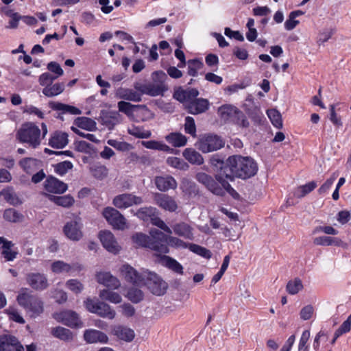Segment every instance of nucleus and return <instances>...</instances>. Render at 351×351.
<instances>
[{
	"label": "nucleus",
	"mask_w": 351,
	"mask_h": 351,
	"mask_svg": "<svg viewBox=\"0 0 351 351\" xmlns=\"http://www.w3.org/2000/svg\"><path fill=\"white\" fill-rule=\"evenodd\" d=\"M351 330V315L344 321L340 327L336 330V336L340 337L343 334L350 332Z\"/></svg>",
	"instance_id": "obj_64"
},
{
	"label": "nucleus",
	"mask_w": 351,
	"mask_h": 351,
	"mask_svg": "<svg viewBox=\"0 0 351 351\" xmlns=\"http://www.w3.org/2000/svg\"><path fill=\"white\" fill-rule=\"evenodd\" d=\"M141 197L133 193H123L115 196L112 200L113 205L119 209H125L143 203Z\"/></svg>",
	"instance_id": "obj_11"
},
{
	"label": "nucleus",
	"mask_w": 351,
	"mask_h": 351,
	"mask_svg": "<svg viewBox=\"0 0 351 351\" xmlns=\"http://www.w3.org/2000/svg\"><path fill=\"white\" fill-rule=\"evenodd\" d=\"M165 140L175 147L184 146L187 143V138L181 133L171 132L165 137Z\"/></svg>",
	"instance_id": "obj_34"
},
{
	"label": "nucleus",
	"mask_w": 351,
	"mask_h": 351,
	"mask_svg": "<svg viewBox=\"0 0 351 351\" xmlns=\"http://www.w3.org/2000/svg\"><path fill=\"white\" fill-rule=\"evenodd\" d=\"M162 264L170 269L171 270L178 274H182L183 273L182 266L175 259L165 256L162 258Z\"/></svg>",
	"instance_id": "obj_45"
},
{
	"label": "nucleus",
	"mask_w": 351,
	"mask_h": 351,
	"mask_svg": "<svg viewBox=\"0 0 351 351\" xmlns=\"http://www.w3.org/2000/svg\"><path fill=\"white\" fill-rule=\"evenodd\" d=\"M108 144L117 150L121 152H128L131 150L133 147L132 145L124 141H118L117 140L110 139L108 141Z\"/></svg>",
	"instance_id": "obj_55"
},
{
	"label": "nucleus",
	"mask_w": 351,
	"mask_h": 351,
	"mask_svg": "<svg viewBox=\"0 0 351 351\" xmlns=\"http://www.w3.org/2000/svg\"><path fill=\"white\" fill-rule=\"evenodd\" d=\"M53 317L58 322L70 328H82L83 322L78 314L71 310H66L54 314Z\"/></svg>",
	"instance_id": "obj_8"
},
{
	"label": "nucleus",
	"mask_w": 351,
	"mask_h": 351,
	"mask_svg": "<svg viewBox=\"0 0 351 351\" xmlns=\"http://www.w3.org/2000/svg\"><path fill=\"white\" fill-rule=\"evenodd\" d=\"M167 243L171 247L179 248H189V243L175 237H168Z\"/></svg>",
	"instance_id": "obj_63"
},
{
	"label": "nucleus",
	"mask_w": 351,
	"mask_h": 351,
	"mask_svg": "<svg viewBox=\"0 0 351 351\" xmlns=\"http://www.w3.org/2000/svg\"><path fill=\"white\" fill-rule=\"evenodd\" d=\"M180 188L184 195L189 197L195 195L198 193L195 183L186 178L181 180Z\"/></svg>",
	"instance_id": "obj_36"
},
{
	"label": "nucleus",
	"mask_w": 351,
	"mask_h": 351,
	"mask_svg": "<svg viewBox=\"0 0 351 351\" xmlns=\"http://www.w3.org/2000/svg\"><path fill=\"white\" fill-rule=\"evenodd\" d=\"M313 243L315 245H322V246H343L344 243L339 238L337 237H331L328 236H321L315 237L313 239Z\"/></svg>",
	"instance_id": "obj_32"
},
{
	"label": "nucleus",
	"mask_w": 351,
	"mask_h": 351,
	"mask_svg": "<svg viewBox=\"0 0 351 351\" xmlns=\"http://www.w3.org/2000/svg\"><path fill=\"white\" fill-rule=\"evenodd\" d=\"M55 171L60 175L63 176L67 173V171L73 168V164L69 161H64L58 163L55 165Z\"/></svg>",
	"instance_id": "obj_58"
},
{
	"label": "nucleus",
	"mask_w": 351,
	"mask_h": 351,
	"mask_svg": "<svg viewBox=\"0 0 351 351\" xmlns=\"http://www.w3.org/2000/svg\"><path fill=\"white\" fill-rule=\"evenodd\" d=\"M224 145L223 140L217 135H206L199 139L196 147L203 153H208L221 149Z\"/></svg>",
	"instance_id": "obj_6"
},
{
	"label": "nucleus",
	"mask_w": 351,
	"mask_h": 351,
	"mask_svg": "<svg viewBox=\"0 0 351 351\" xmlns=\"http://www.w3.org/2000/svg\"><path fill=\"white\" fill-rule=\"evenodd\" d=\"M51 334L56 338L64 341H71L73 339V333L67 328L57 326L51 329Z\"/></svg>",
	"instance_id": "obj_33"
},
{
	"label": "nucleus",
	"mask_w": 351,
	"mask_h": 351,
	"mask_svg": "<svg viewBox=\"0 0 351 351\" xmlns=\"http://www.w3.org/2000/svg\"><path fill=\"white\" fill-rule=\"evenodd\" d=\"M317 187V183L315 181L310 182L304 185L298 187L294 192V195L301 198L308 194Z\"/></svg>",
	"instance_id": "obj_43"
},
{
	"label": "nucleus",
	"mask_w": 351,
	"mask_h": 351,
	"mask_svg": "<svg viewBox=\"0 0 351 351\" xmlns=\"http://www.w3.org/2000/svg\"><path fill=\"white\" fill-rule=\"evenodd\" d=\"M156 208L154 207H143L137 211L136 215L143 221H147L149 218L152 219V217L154 216Z\"/></svg>",
	"instance_id": "obj_53"
},
{
	"label": "nucleus",
	"mask_w": 351,
	"mask_h": 351,
	"mask_svg": "<svg viewBox=\"0 0 351 351\" xmlns=\"http://www.w3.org/2000/svg\"><path fill=\"white\" fill-rule=\"evenodd\" d=\"M22 217L21 214L12 208L6 209L3 213V218L10 222L20 221Z\"/></svg>",
	"instance_id": "obj_56"
},
{
	"label": "nucleus",
	"mask_w": 351,
	"mask_h": 351,
	"mask_svg": "<svg viewBox=\"0 0 351 351\" xmlns=\"http://www.w3.org/2000/svg\"><path fill=\"white\" fill-rule=\"evenodd\" d=\"M83 224L80 217H75L73 219L66 223L64 226V233L66 237L71 241H80L83 237Z\"/></svg>",
	"instance_id": "obj_9"
},
{
	"label": "nucleus",
	"mask_w": 351,
	"mask_h": 351,
	"mask_svg": "<svg viewBox=\"0 0 351 351\" xmlns=\"http://www.w3.org/2000/svg\"><path fill=\"white\" fill-rule=\"evenodd\" d=\"M117 107L119 112H123L128 116L131 115L135 109H140L141 114L145 117L143 121H146L154 117L152 112L145 106L133 105L129 102L121 101L118 102Z\"/></svg>",
	"instance_id": "obj_16"
},
{
	"label": "nucleus",
	"mask_w": 351,
	"mask_h": 351,
	"mask_svg": "<svg viewBox=\"0 0 351 351\" xmlns=\"http://www.w3.org/2000/svg\"><path fill=\"white\" fill-rule=\"evenodd\" d=\"M338 177L337 173H333L330 178H328L318 189V192L319 194H324L326 193L328 189L331 187L335 180Z\"/></svg>",
	"instance_id": "obj_61"
},
{
	"label": "nucleus",
	"mask_w": 351,
	"mask_h": 351,
	"mask_svg": "<svg viewBox=\"0 0 351 351\" xmlns=\"http://www.w3.org/2000/svg\"><path fill=\"white\" fill-rule=\"evenodd\" d=\"M189 249L193 253L206 258H210L212 256L210 250L197 244L189 243Z\"/></svg>",
	"instance_id": "obj_52"
},
{
	"label": "nucleus",
	"mask_w": 351,
	"mask_h": 351,
	"mask_svg": "<svg viewBox=\"0 0 351 351\" xmlns=\"http://www.w3.org/2000/svg\"><path fill=\"white\" fill-rule=\"evenodd\" d=\"M69 143L68 134L62 132H56L51 136L49 145L56 149L64 147Z\"/></svg>",
	"instance_id": "obj_29"
},
{
	"label": "nucleus",
	"mask_w": 351,
	"mask_h": 351,
	"mask_svg": "<svg viewBox=\"0 0 351 351\" xmlns=\"http://www.w3.org/2000/svg\"><path fill=\"white\" fill-rule=\"evenodd\" d=\"M143 278L144 280L142 285H145L152 293L160 296L166 293L168 288L167 283L158 274L144 270Z\"/></svg>",
	"instance_id": "obj_4"
},
{
	"label": "nucleus",
	"mask_w": 351,
	"mask_h": 351,
	"mask_svg": "<svg viewBox=\"0 0 351 351\" xmlns=\"http://www.w3.org/2000/svg\"><path fill=\"white\" fill-rule=\"evenodd\" d=\"M267 114L274 127L278 129L282 128V116L279 111L276 109H269L267 110Z\"/></svg>",
	"instance_id": "obj_47"
},
{
	"label": "nucleus",
	"mask_w": 351,
	"mask_h": 351,
	"mask_svg": "<svg viewBox=\"0 0 351 351\" xmlns=\"http://www.w3.org/2000/svg\"><path fill=\"white\" fill-rule=\"evenodd\" d=\"M195 179L201 184L204 185L210 191L213 193L222 196L225 194L226 190L223 186H220L213 179V178L204 173L199 172L195 176Z\"/></svg>",
	"instance_id": "obj_14"
},
{
	"label": "nucleus",
	"mask_w": 351,
	"mask_h": 351,
	"mask_svg": "<svg viewBox=\"0 0 351 351\" xmlns=\"http://www.w3.org/2000/svg\"><path fill=\"white\" fill-rule=\"evenodd\" d=\"M0 351H25L16 337L11 335L0 336Z\"/></svg>",
	"instance_id": "obj_18"
},
{
	"label": "nucleus",
	"mask_w": 351,
	"mask_h": 351,
	"mask_svg": "<svg viewBox=\"0 0 351 351\" xmlns=\"http://www.w3.org/2000/svg\"><path fill=\"white\" fill-rule=\"evenodd\" d=\"M183 157L191 164L200 165L204 163L202 156L193 148H186L182 152Z\"/></svg>",
	"instance_id": "obj_31"
},
{
	"label": "nucleus",
	"mask_w": 351,
	"mask_h": 351,
	"mask_svg": "<svg viewBox=\"0 0 351 351\" xmlns=\"http://www.w3.org/2000/svg\"><path fill=\"white\" fill-rule=\"evenodd\" d=\"M38 163V160L34 158H24L20 162L21 167L27 173H31L32 167H35Z\"/></svg>",
	"instance_id": "obj_62"
},
{
	"label": "nucleus",
	"mask_w": 351,
	"mask_h": 351,
	"mask_svg": "<svg viewBox=\"0 0 351 351\" xmlns=\"http://www.w3.org/2000/svg\"><path fill=\"white\" fill-rule=\"evenodd\" d=\"M303 288L302 280L295 278L289 280L287 285L286 289L289 294L295 295L301 291Z\"/></svg>",
	"instance_id": "obj_49"
},
{
	"label": "nucleus",
	"mask_w": 351,
	"mask_h": 351,
	"mask_svg": "<svg viewBox=\"0 0 351 351\" xmlns=\"http://www.w3.org/2000/svg\"><path fill=\"white\" fill-rule=\"evenodd\" d=\"M149 233L152 242H156L159 245H165V243H167L168 237L160 230L154 228L150 230Z\"/></svg>",
	"instance_id": "obj_50"
},
{
	"label": "nucleus",
	"mask_w": 351,
	"mask_h": 351,
	"mask_svg": "<svg viewBox=\"0 0 351 351\" xmlns=\"http://www.w3.org/2000/svg\"><path fill=\"white\" fill-rule=\"evenodd\" d=\"M86 309L93 313H95L101 317L113 319L116 316V312L112 307L100 301H95L92 299L88 298L85 302Z\"/></svg>",
	"instance_id": "obj_5"
},
{
	"label": "nucleus",
	"mask_w": 351,
	"mask_h": 351,
	"mask_svg": "<svg viewBox=\"0 0 351 351\" xmlns=\"http://www.w3.org/2000/svg\"><path fill=\"white\" fill-rule=\"evenodd\" d=\"M233 121L237 125L244 128H247L250 125V123L247 120L245 114L239 110L237 112Z\"/></svg>",
	"instance_id": "obj_59"
},
{
	"label": "nucleus",
	"mask_w": 351,
	"mask_h": 351,
	"mask_svg": "<svg viewBox=\"0 0 351 351\" xmlns=\"http://www.w3.org/2000/svg\"><path fill=\"white\" fill-rule=\"evenodd\" d=\"M125 297L133 303H138L143 300L144 293L138 288L131 287L128 289Z\"/></svg>",
	"instance_id": "obj_46"
},
{
	"label": "nucleus",
	"mask_w": 351,
	"mask_h": 351,
	"mask_svg": "<svg viewBox=\"0 0 351 351\" xmlns=\"http://www.w3.org/2000/svg\"><path fill=\"white\" fill-rule=\"evenodd\" d=\"M209 101L206 99L198 98L185 104V108L192 114H198L206 112L209 108Z\"/></svg>",
	"instance_id": "obj_24"
},
{
	"label": "nucleus",
	"mask_w": 351,
	"mask_h": 351,
	"mask_svg": "<svg viewBox=\"0 0 351 351\" xmlns=\"http://www.w3.org/2000/svg\"><path fill=\"white\" fill-rule=\"evenodd\" d=\"M26 283L34 290L43 291L49 287L47 276L39 272H30L25 276Z\"/></svg>",
	"instance_id": "obj_10"
},
{
	"label": "nucleus",
	"mask_w": 351,
	"mask_h": 351,
	"mask_svg": "<svg viewBox=\"0 0 351 351\" xmlns=\"http://www.w3.org/2000/svg\"><path fill=\"white\" fill-rule=\"evenodd\" d=\"M100 241L105 249L112 254H117L121 249L113 234L108 231L104 230L99 232Z\"/></svg>",
	"instance_id": "obj_19"
},
{
	"label": "nucleus",
	"mask_w": 351,
	"mask_h": 351,
	"mask_svg": "<svg viewBox=\"0 0 351 351\" xmlns=\"http://www.w3.org/2000/svg\"><path fill=\"white\" fill-rule=\"evenodd\" d=\"M102 215L114 228L124 230L127 228L125 218L117 209L112 207H106L103 210Z\"/></svg>",
	"instance_id": "obj_7"
},
{
	"label": "nucleus",
	"mask_w": 351,
	"mask_h": 351,
	"mask_svg": "<svg viewBox=\"0 0 351 351\" xmlns=\"http://www.w3.org/2000/svg\"><path fill=\"white\" fill-rule=\"evenodd\" d=\"M121 121V116L117 112H110L105 117V122L108 123L109 125L113 127Z\"/></svg>",
	"instance_id": "obj_60"
},
{
	"label": "nucleus",
	"mask_w": 351,
	"mask_h": 351,
	"mask_svg": "<svg viewBox=\"0 0 351 351\" xmlns=\"http://www.w3.org/2000/svg\"><path fill=\"white\" fill-rule=\"evenodd\" d=\"M64 83L51 84L43 88V93L48 97H51L60 95L64 91Z\"/></svg>",
	"instance_id": "obj_40"
},
{
	"label": "nucleus",
	"mask_w": 351,
	"mask_h": 351,
	"mask_svg": "<svg viewBox=\"0 0 351 351\" xmlns=\"http://www.w3.org/2000/svg\"><path fill=\"white\" fill-rule=\"evenodd\" d=\"M18 303L23 306L32 316H37L43 312V302L38 297L32 295L27 288L19 290L17 296Z\"/></svg>",
	"instance_id": "obj_3"
},
{
	"label": "nucleus",
	"mask_w": 351,
	"mask_h": 351,
	"mask_svg": "<svg viewBox=\"0 0 351 351\" xmlns=\"http://www.w3.org/2000/svg\"><path fill=\"white\" fill-rule=\"evenodd\" d=\"M155 204L161 209L173 213L178 208V204L174 197L164 193H156L154 196Z\"/></svg>",
	"instance_id": "obj_13"
},
{
	"label": "nucleus",
	"mask_w": 351,
	"mask_h": 351,
	"mask_svg": "<svg viewBox=\"0 0 351 351\" xmlns=\"http://www.w3.org/2000/svg\"><path fill=\"white\" fill-rule=\"evenodd\" d=\"M121 276L128 282L134 285H142L144 278L143 271L139 273L134 267L128 264L123 265L120 269Z\"/></svg>",
	"instance_id": "obj_12"
},
{
	"label": "nucleus",
	"mask_w": 351,
	"mask_h": 351,
	"mask_svg": "<svg viewBox=\"0 0 351 351\" xmlns=\"http://www.w3.org/2000/svg\"><path fill=\"white\" fill-rule=\"evenodd\" d=\"M237 111V108L231 105H223L219 108L218 114L222 119L227 120L231 117L234 119Z\"/></svg>",
	"instance_id": "obj_44"
},
{
	"label": "nucleus",
	"mask_w": 351,
	"mask_h": 351,
	"mask_svg": "<svg viewBox=\"0 0 351 351\" xmlns=\"http://www.w3.org/2000/svg\"><path fill=\"white\" fill-rule=\"evenodd\" d=\"M0 245H1V254L7 261H12L16 258L17 252L12 250L14 243L12 241H8L4 237H0Z\"/></svg>",
	"instance_id": "obj_28"
},
{
	"label": "nucleus",
	"mask_w": 351,
	"mask_h": 351,
	"mask_svg": "<svg viewBox=\"0 0 351 351\" xmlns=\"http://www.w3.org/2000/svg\"><path fill=\"white\" fill-rule=\"evenodd\" d=\"M114 94L117 99L134 102H139L141 101V94L130 88L119 87L115 90Z\"/></svg>",
	"instance_id": "obj_25"
},
{
	"label": "nucleus",
	"mask_w": 351,
	"mask_h": 351,
	"mask_svg": "<svg viewBox=\"0 0 351 351\" xmlns=\"http://www.w3.org/2000/svg\"><path fill=\"white\" fill-rule=\"evenodd\" d=\"M84 339L88 343L97 342L105 343L108 341L107 335L99 330L89 329L84 331Z\"/></svg>",
	"instance_id": "obj_26"
},
{
	"label": "nucleus",
	"mask_w": 351,
	"mask_h": 351,
	"mask_svg": "<svg viewBox=\"0 0 351 351\" xmlns=\"http://www.w3.org/2000/svg\"><path fill=\"white\" fill-rule=\"evenodd\" d=\"M49 106L56 110H60L63 112H68L71 114H80L81 110L76 107L63 104L59 102H50Z\"/></svg>",
	"instance_id": "obj_39"
},
{
	"label": "nucleus",
	"mask_w": 351,
	"mask_h": 351,
	"mask_svg": "<svg viewBox=\"0 0 351 351\" xmlns=\"http://www.w3.org/2000/svg\"><path fill=\"white\" fill-rule=\"evenodd\" d=\"M75 124L78 128L88 131H93L96 129V122L88 117H78L75 120Z\"/></svg>",
	"instance_id": "obj_41"
},
{
	"label": "nucleus",
	"mask_w": 351,
	"mask_h": 351,
	"mask_svg": "<svg viewBox=\"0 0 351 351\" xmlns=\"http://www.w3.org/2000/svg\"><path fill=\"white\" fill-rule=\"evenodd\" d=\"M184 130L187 134H191L193 137L196 136V125L193 117H186L185 118Z\"/></svg>",
	"instance_id": "obj_57"
},
{
	"label": "nucleus",
	"mask_w": 351,
	"mask_h": 351,
	"mask_svg": "<svg viewBox=\"0 0 351 351\" xmlns=\"http://www.w3.org/2000/svg\"><path fill=\"white\" fill-rule=\"evenodd\" d=\"M188 64V74L191 76H196L197 71L204 66L203 62L197 59L189 60Z\"/></svg>",
	"instance_id": "obj_51"
},
{
	"label": "nucleus",
	"mask_w": 351,
	"mask_h": 351,
	"mask_svg": "<svg viewBox=\"0 0 351 351\" xmlns=\"http://www.w3.org/2000/svg\"><path fill=\"white\" fill-rule=\"evenodd\" d=\"M67 184L55 177H48L44 182L45 190L51 193L62 194L67 190Z\"/></svg>",
	"instance_id": "obj_21"
},
{
	"label": "nucleus",
	"mask_w": 351,
	"mask_h": 351,
	"mask_svg": "<svg viewBox=\"0 0 351 351\" xmlns=\"http://www.w3.org/2000/svg\"><path fill=\"white\" fill-rule=\"evenodd\" d=\"M128 132L130 135L138 138H148L152 136L150 130H146L143 127L131 125L128 128Z\"/></svg>",
	"instance_id": "obj_42"
},
{
	"label": "nucleus",
	"mask_w": 351,
	"mask_h": 351,
	"mask_svg": "<svg viewBox=\"0 0 351 351\" xmlns=\"http://www.w3.org/2000/svg\"><path fill=\"white\" fill-rule=\"evenodd\" d=\"M154 184L156 188L162 192H166L171 189H176L178 186L176 179L169 175L155 177Z\"/></svg>",
	"instance_id": "obj_23"
},
{
	"label": "nucleus",
	"mask_w": 351,
	"mask_h": 351,
	"mask_svg": "<svg viewBox=\"0 0 351 351\" xmlns=\"http://www.w3.org/2000/svg\"><path fill=\"white\" fill-rule=\"evenodd\" d=\"M99 296L101 300L108 301L113 304H119L122 301L121 295L110 290V289L101 290Z\"/></svg>",
	"instance_id": "obj_37"
},
{
	"label": "nucleus",
	"mask_w": 351,
	"mask_h": 351,
	"mask_svg": "<svg viewBox=\"0 0 351 351\" xmlns=\"http://www.w3.org/2000/svg\"><path fill=\"white\" fill-rule=\"evenodd\" d=\"M167 164L171 167L182 171H186L189 168V165L184 160L178 157L167 158Z\"/></svg>",
	"instance_id": "obj_48"
},
{
	"label": "nucleus",
	"mask_w": 351,
	"mask_h": 351,
	"mask_svg": "<svg viewBox=\"0 0 351 351\" xmlns=\"http://www.w3.org/2000/svg\"><path fill=\"white\" fill-rule=\"evenodd\" d=\"M49 199L53 202L56 204L64 207L69 208L73 205L75 200L74 198L70 195H63V196H55L53 195H47Z\"/></svg>",
	"instance_id": "obj_38"
},
{
	"label": "nucleus",
	"mask_w": 351,
	"mask_h": 351,
	"mask_svg": "<svg viewBox=\"0 0 351 351\" xmlns=\"http://www.w3.org/2000/svg\"><path fill=\"white\" fill-rule=\"evenodd\" d=\"M141 144L147 149L162 151L167 153H173V149L166 145L162 141H142Z\"/></svg>",
	"instance_id": "obj_35"
},
{
	"label": "nucleus",
	"mask_w": 351,
	"mask_h": 351,
	"mask_svg": "<svg viewBox=\"0 0 351 351\" xmlns=\"http://www.w3.org/2000/svg\"><path fill=\"white\" fill-rule=\"evenodd\" d=\"M65 285L67 289L75 294L80 293L84 289L83 284L77 279H70Z\"/></svg>",
	"instance_id": "obj_54"
},
{
	"label": "nucleus",
	"mask_w": 351,
	"mask_h": 351,
	"mask_svg": "<svg viewBox=\"0 0 351 351\" xmlns=\"http://www.w3.org/2000/svg\"><path fill=\"white\" fill-rule=\"evenodd\" d=\"M173 232L179 237H184L189 240L194 239L193 228L185 222H179L172 227Z\"/></svg>",
	"instance_id": "obj_27"
},
{
	"label": "nucleus",
	"mask_w": 351,
	"mask_h": 351,
	"mask_svg": "<svg viewBox=\"0 0 351 351\" xmlns=\"http://www.w3.org/2000/svg\"><path fill=\"white\" fill-rule=\"evenodd\" d=\"M48 132L47 125L41 124V129L33 122L23 123L16 132V138L21 143H27L36 148Z\"/></svg>",
	"instance_id": "obj_2"
},
{
	"label": "nucleus",
	"mask_w": 351,
	"mask_h": 351,
	"mask_svg": "<svg viewBox=\"0 0 351 351\" xmlns=\"http://www.w3.org/2000/svg\"><path fill=\"white\" fill-rule=\"evenodd\" d=\"M132 240L139 246L149 247L161 253H167L168 252L166 245H159L156 242H152L151 238L143 233H136L132 236Z\"/></svg>",
	"instance_id": "obj_15"
},
{
	"label": "nucleus",
	"mask_w": 351,
	"mask_h": 351,
	"mask_svg": "<svg viewBox=\"0 0 351 351\" xmlns=\"http://www.w3.org/2000/svg\"><path fill=\"white\" fill-rule=\"evenodd\" d=\"M83 267L78 263L69 264L62 261H56L51 263V270L53 273L60 274L64 273H70L72 271H80Z\"/></svg>",
	"instance_id": "obj_22"
},
{
	"label": "nucleus",
	"mask_w": 351,
	"mask_h": 351,
	"mask_svg": "<svg viewBox=\"0 0 351 351\" xmlns=\"http://www.w3.org/2000/svg\"><path fill=\"white\" fill-rule=\"evenodd\" d=\"M217 162L223 165L216 175V179L227 191L233 189L226 180H233L234 178L246 179L254 176L258 170L256 163L249 157L232 156L225 163L220 160H217Z\"/></svg>",
	"instance_id": "obj_1"
},
{
	"label": "nucleus",
	"mask_w": 351,
	"mask_h": 351,
	"mask_svg": "<svg viewBox=\"0 0 351 351\" xmlns=\"http://www.w3.org/2000/svg\"><path fill=\"white\" fill-rule=\"evenodd\" d=\"M96 280L98 283L108 287V289H117L120 287L121 282L115 276L110 272L99 271L95 275Z\"/></svg>",
	"instance_id": "obj_20"
},
{
	"label": "nucleus",
	"mask_w": 351,
	"mask_h": 351,
	"mask_svg": "<svg viewBox=\"0 0 351 351\" xmlns=\"http://www.w3.org/2000/svg\"><path fill=\"white\" fill-rule=\"evenodd\" d=\"M154 74L158 78L160 83L147 84L145 95L150 96L162 95L163 93L167 90V86L164 84V82L167 78V75L162 71H156Z\"/></svg>",
	"instance_id": "obj_17"
},
{
	"label": "nucleus",
	"mask_w": 351,
	"mask_h": 351,
	"mask_svg": "<svg viewBox=\"0 0 351 351\" xmlns=\"http://www.w3.org/2000/svg\"><path fill=\"white\" fill-rule=\"evenodd\" d=\"M112 333L119 339L128 342L132 341L135 336L133 330L123 326H115L112 330Z\"/></svg>",
	"instance_id": "obj_30"
}]
</instances>
